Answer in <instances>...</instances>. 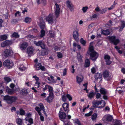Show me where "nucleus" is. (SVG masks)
Returning <instances> with one entry per match:
<instances>
[{"mask_svg":"<svg viewBox=\"0 0 125 125\" xmlns=\"http://www.w3.org/2000/svg\"><path fill=\"white\" fill-rule=\"evenodd\" d=\"M115 6L114 5H112L110 7L108 8V10H110L113 9L115 7Z\"/></svg>","mask_w":125,"mask_h":125,"instance_id":"338daca9","label":"nucleus"},{"mask_svg":"<svg viewBox=\"0 0 125 125\" xmlns=\"http://www.w3.org/2000/svg\"><path fill=\"white\" fill-rule=\"evenodd\" d=\"M12 43L11 41L9 40H6L2 43L1 45L2 47H4L6 46L11 44Z\"/></svg>","mask_w":125,"mask_h":125,"instance_id":"9b49d317","label":"nucleus"},{"mask_svg":"<svg viewBox=\"0 0 125 125\" xmlns=\"http://www.w3.org/2000/svg\"><path fill=\"white\" fill-rule=\"evenodd\" d=\"M19 36V35H18V33L16 32H14L11 35V37H13L18 38Z\"/></svg>","mask_w":125,"mask_h":125,"instance_id":"79ce46f5","label":"nucleus"},{"mask_svg":"<svg viewBox=\"0 0 125 125\" xmlns=\"http://www.w3.org/2000/svg\"><path fill=\"white\" fill-rule=\"evenodd\" d=\"M25 112L24 110L22 109H20V114L21 115H23L24 114Z\"/></svg>","mask_w":125,"mask_h":125,"instance_id":"5fc2aeb1","label":"nucleus"},{"mask_svg":"<svg viewBox=\"0 0 125 125\" xmlns=\"http://www.w3.org/2000/svg\"><path fill=\"white\" fill-rule=\"evenodd\" d=\"M7 38L6 35H3L0 36V41H2L6 40Z\"/></svg>","mask_w":125,"mask_h":125,"instance_id":"b1692460","label":"nucleus"},{"mask_svg":"<svg viewBox=\"0 0 125 125\" xmlns=\"http://www.w3.org/2000/svg\"><path fill=\"white\" fill-rule=\"evenodd\" d=\"M94 94L93 92H92L89 93L87 95L88 97L90 98H92L94 97Z\"/></svg>","mask_w":125,"mask_h":125,"instance_id":"c756f323","label":"nucleus"},{"mask_svg":"<svg viewBox=\"0 0 125 125\" xmlns=\"http://www.w3.org/2000/svg\"><path fill=\"white\" fill-rule=\"evenodd\" d=\"M113 119L112 116L109 115H105L103 118V120L105 122H111Z\"/></svg>","mask_w":125,"mask_h":125,"instance_id":"20e7f679","label":"nucleus"},{"mask_svg":"<svg viewBox=\"0 0 125 125\" xmlns=\"http://www.w3.org/2000/svg\"><path fill=\"white\" fill-rule=\"evenodd\" d=\"M49 89V94H51V93L52 94H53V88L52 87L48 85V88Z\"/></svg>","mask_w":125,"mask_h":125,"instance_id":"58836bf2","label":"nucleus"},{"mask_svg":"<svg viewBox=\"0 0 125 125\" xmlns=\"http://www.w3.org/2000/svg\"><path fill=\"white\" fill-rule=\"evenodd\" d=\"M31 21V18L28 17L26 18L25 20V22L27 23H30Z\"/></svg>","mask_w":125,"mask_h":125,"instance_id":"7c9ffc66","label":"nucleus"},{"mask_svg":"<svg viewBox=\"0 0 125 125\" xmlns=\"http://www.w3.org/2000/svg\"><path fill=\"white\" fill-rule=\"evenodd\" d=\"M93 43H91L89 46V50L90 52H95L94 51L93 47L92 45Z\"/></svg>","mask_w":125,"mask_h":125,"instance_id":"c85d7f7f","label":"nucleus"},{"mask_svg":"<svg viewBox=\"0 0 125 125\" xmlns=\"http://www.w3.org/2000/svg\"><path fill=\"white\" fill-rule=\"evenodd\" d=\"M3 65L6 67L10 68L13 66V63L12 62H10L9 60H7L4 62Z\"/></svg>","mask_w":125,"mask_h":125,"instance_id":"423d86ee","label":"nucleus"},{"mask_svg":"<svg viewBox=\"0 0 125 125\" xmlns=\"http://www.w3.org/2000/svg\"><path fill=\"white\" fill-rule=\"evenodd\" d=\"M40 28L42 29H45V22L43 21L41 22L40 24Z\"/></svg>","mask_w":125,"mask_h":125,"instance_id":"393cba45","label":"nucleus"},{"mask_svg":"<svg viewBox=\"0 0 125 125\" xmlns=\"http://www.w3.org/2000/svg\"><path fill=\"white\" fill-rule=\"evenodd\" d=\"M35 69L36 70H41L42 71H45V68L43 66H42L41 64L39 63L36 64L35 66Z\"/></svg>","mask_w":125,"mask_h":125,"instance_id":"9d476101","label":"nucleus"},{"mask_svg":"<svg viewBox=\"0 0 125 125\" xmlns=\"http://www.w3.org/2000/svg\"><path fill=\"white\" fill-rule=\"evenodd\" d=\"M28 45V44L27 43L24 42L20 44V47L21 50H24L26 49Z\"/></svg>","mask_w":125,"mask_h":125,"instance_id":"f8f14e48","label":"nucleus"},{"mask_svg":"<svg viewBox=\"0 0 125 125\" xmlns=\"http://www.w3.org/2000/svg\"><path fill=\"white\" fill-rule=\"evenodd\" d=\"M76 82L79 84L82 82L83 81V79L81 77L77 76L76 77Z\"/></svg>","mask_w":125,"mask_h":125,"instance_id":"cd10ccee","label":"nucleus"},{"mask_svg":"<svg viewBox=\"0 0 125 125\" xmlns=\"http://www.w3.org/2000/svg\"><path fill=\"white\" fill-rule=\"evenodd\" d=\"M92 113V112L90 111L89 113L86 114L85 115V116L86 117L90 116Z\"/></svg>","mask_w":125,"mask_h":125,"instance_id":"864d4df0","label":"nucleus"},{"mask_svg":"<svg viewBox=\"0 0 125 125\" xmlns=\"http://www.w3.org/2000/svg\"><path fill=\"white\" fill-rule=\"evenodd\" d=\"M101 94L99 93H97L96 95V97L97 99L101 97Z\"/></svg>","mask_w":125,"mask_h":125,"instance_id":"e2e57ef3","label":"nucleus"},{"mask_svg":"<svg viewBox=\"0 0 125 125\" xmlns=\"http://www.w3.org/2000/svg\"><path fill=\"white\" fill-rule=\"evenodd\" d=\"M37 1L38 4L41 3H42L43 4H46V0H37Z\"/></svg>","mask_w":125,"mask_h":125,"instance_id":"2f4dec72","label":"nucleus"},{"mask_svg":"<svg viewBox=\"0 0 125 125\" xmlns=\"http://www.w3.org/2000/svg\"><path fill=\"white\" fill-rule=\"evenodd\" d=\"M67 6L70 8L71 11L73 10V5L72 4L71 2L69 1H67L66 2Z\"/></svg>","mask_w":125,"mask_h":125,"instance_id":"f3484780","label":"nucleus"},{"mask_svg":"<svg viewBox=\"0 0 125 125\" xmlns=\"http://www.w3.org/2000/svg\"><path fill=\"white\" fill-rule=\"evenodd\" d=\"M55 9L54 13L55 17L54 18L52 14L50 13L49 15L46 16L45 18V20L49 24H52L54 23V19L57 18L59 16L60 12V9L59 7V6L56 3H55Z\"/></svg>","mask_w":125,"mask_h":125,"instance_id":"f257e3e1","label":"nucleus"},{"mask_svg":"<svg viewBox=\"0 0 125 125\" xmlns=\"http://www.w3.org/2000/svg\"><path fill=\"white\" fill-rule=\"evenodd\" d=\"M67 69L66 68H65L63 71V76H65L66 75L67 73Z\"/></svg>","mask_w":125,"mask_h":125,"instance_id":"bf43d9fd","label":"nucleus"},{"mask_svg":"<svg viewBox=\"0 0 125 125\" xmlns=\"http://www.w3.org/2000/svg\"><path fill=\"white\" fill-rule=\"evenodd\" d=\"M48 54V51L47 50H44L42 52V55H44Z\"/></svg>","mask_w":125,"mask_h":125,"instance_id":"49530a36","label":"nucleus"},{"mask_svg":"<svg viewBox=\"0 0 125 125\" xmlns=\"http://www.w3.org/2000/svg\"><path fill=\"white\" fill-rule=\"evenodd\" d=\"M73 46L74 47L73 48V50L74 51H75L76 49L75 48V47H76V46L77 47V48L79 50L81 48V46L77 44L74 42L73 43Z\"/></svg>","mask_w":125,"mask_h":125,"instance_id":"4be33fe9","label":"nucleus"},{"mask_svg":"<svg viewBox=\"0 0 125 125\" xmlns=\"http://www.w3.org/2000/svg\"><path fill=\"white\" fill-rule=\"evenodd\" d=\"M120 26H125V22L123 21H121V25Z\"/></svg>","mask_w":125,"mask_h":125,"instance_id":"69168bd1","label":"nucleus"},{"mask_svg":"<svg viewBox=\"0 0 125 125\" xmlns=\"http://www.w3.org/2000/svg\"><path fill=\"white\" fill-rule=\"evenodd\" d=\"M16 121L18 125H22L23 124V121L22 119L20 118H17L16 120Z\"/></svg>","mask_w":125,"mask_h":125,"instance_id":"6ab92c4d","label":"nucleus"},{"mask_svg":"<svg viewBox=\"0 0 125 125\" xmlns=\"http://www.w3.org/2000/svg\"><path fill=\"white\" fill-rule=\"evenodd\" d=\"M92 104L94 107L102 108L105 106L106 103L104 101L101 100L100 101H94Z\"/></svg>","mask_w":125,"mask_h":125,"instance_id":"f03ea898","label":"nucleus"},{"mask_svg":"<svg viewBox=\"0 0 125 125\" xmlns=\"http://www.w3.org/2000/svg\"><path fill=\"white\" fill-rule=\"evenodd\" d=\"M12 52L11 50L6 49L4 52V55L6 56H8L10 55Z\"/></svg>","mask_w":125,"mask_h":125,"instance_id":"2eb2a0df","label":"nucleus"},{"mask_svg":"<svg viewBox=\"0 0 125 125\" xmlns=\"http://www.w3.org/2000/svg\"><path fill=\"white\" fill-rule=\"evenodd\" d=\"M54 98L53 94H49V96L46 98L47 101L49 102H52L53 99Z\"/></svg>","mask_w":125,"mask_h":125,"instance_id":"ddd939ff","label":"nucleus"},{"mask_svg":"<svg viewBox=\"0 0 125 125\" xmlns=\"http://www.w3.org/2000/svg\"><path fill=\"white\" fill-rule=\"evenodd\" d=\"M101 32L102 33L106 35H108L110 33V31L108 29L106 30H102L101 31Z\"/></svg>","mask_w":125,"mask_h":125,"instance_id":"aec40b11","label":"nucleus"},{"mask_svg":"<svg viewBox=\"0 0 125 125\" xmlns=\"http://www.w3.org/2000/svg\"><path fill=\"white\" fill-rule=\"evenodd\" d=\"M7 91L9 94H13L14 92L13 90L10 89H7Z\"/></svg>","mask_w":125,"mask_h":125,"instance_id":"a19ab883","label":"nucleus"},{"mask_svg":"<svg viewBox=\"0 0 125 125\" xmlns=\"http://www.w3.org/2000/svg\"><path fill=\"white\" fill-rule=\"evenodd\" d=\"M110 57L108 55H105L104 56V59L106 60H110Z\"/></svg>","mask_w":125,"mask_h":125,"instance_id":"4d7b16f0","label":"nucleus"},{"mask_svg":"<svg viewBox=\"0 0 125 125\" xmlns=\"http://www.w3.org/2000/svg\"><path fill=\"white\" fill-rule=\"evenodd\" d=\"M36 110L38 112L39 115H41V113L40 112L41 109H40L38 106H36L35 107Z\"/></svg>","mask_w":125,"mask_h":125,"instance_id":"c03bdc74","label":"nucleus"},{"mask_svg":"<svg viewBox=\"0 0 125 125\" xmlns=\"http://www.w3.org/2000/svg\"><path fill=\"white\" fill-rule=\"evenodd\" d=\"M63 122L64 124V125H72L71 123L69 121H67L66 122L64 121Z\"/></svg>","mask_w":125,"mask_h":125,"instance_id":"603ef678","label":"nucleus"},{"mask_svg":"<svg viewBox=\"0 0 125 125\" xmlns=\"http://www.w3.org/2000/svg\"><path fill=\"white\" fill-rule=\"evenodd\" d=\"M73 37L75 40L77 41L78 40V33L77 31H73Z\"/></svg>","mask_w":125,"mask_h":125,"instance_id":"a211bd4d","label":"nucleus"},{"mask_svg":"<svg viewBox=\"0 0 125 125\" xmlns=\"http://www.w3.org/2000/svg\"><path fill=\"white\" fill-rule=\"evenodd\" d=\"M100 91L101 93L104 95L105 94L107 93V91L105 89L103 88H101L100 89Z\"/></svg>","mask_w":125,"mask_h":125,"instance_id":"a878e982","label":"nucleus"},{"mask_svg":"<svg viewBox=\"0 0 125 125\" xmlns=\"http://www.w3.org/2000/svg\"><path fill=\"white\" fill-rule=\"evenodd\" d=\"M98 56V54L95 52H90V58L93 61H95Z\"/></svg>","mask_w":125,"mask_h":125,"instance_id":"0eeeda50","label":"nucleus"},{"mask_svg":"<svg viewBox=\"0 0 125 125\" xmlns=\"http://www.w3.org/2000/svg\"><path fill=\"white\" fill-rule=\"evenodd\" d=\"M4 79L5 81L8 83L11 81V79L9 77H5L4 78Z\"/></svg>","mask_w":125,"mask_h":125,"instance_id":"de8ad7c7","label":"nucleus"},{"mask_svg":"<svg viewBox=\"0 0 125 125\" xmlns=\"http://www.w3.org/2000/svg\"><path fill=\"white\" fill-rule=\"evenodd\" d=\"M107 10V8H105L101 10L100 13L101 14H103L106 12Z\"/></svg>","mask_w":125,"mask_h":125,"instance_id":"e433bc0d","label":"nucleus"},{"mask_svg":"<svg viewBox=\"0 0 125 125\" xmlns=\"http://www.w3.org/2000/svg\"><path fill=\"white\" fill-rule=\"evenodd\" d=\"M41 34L40 35L41 37H42L45 35V31L44 30L42 29L41 31Z\"/></svg>","mask_w":125,"mask_h":125,"instance_id":"a18cd8bd","label":"nucleus"},{"mask_svg":"<svg viewBox=\"0 0 125 125\" xmlns=\"http://www.w3.org/2000/svg\"><path fill=\"white\" fill-rule=\"evenodd\" d=\"M40 83L39 82H36L35 84V87L36 88H38L40 86Z\"/></svg>","mask_w":125,"mask_h":125,"instance_id":"3c124183","label":"nucleus"},{"mask_svg":"<svg viewBox=\"0 0 125 125\" xmlns=\"http://www.w3.org/2000/svg\"><path fill=\"white\" fill-rule=\"evenodd\" d=\"M88 9V8L87 7H83L82 10L83 11V12L85 13L86 12Z\"/></svg>","mask_w":125,"mask_h":125,"instance_id":"8fccbe9b","label":"nucleus"},{"mask_svg":"<svg viewBox=\"0 0 125 125\" xmlns=\"http://www.w3.org/2000/svg\"><path fill=\"white\" fill-rule=\"evenodd\" d=\"M34 43L37 46H40L42 49H44L45 48V44L42 41H39L37 42L36 41H34Z\"/></svg>","mask_w":125,"mask_h":125,"instance_id":"1a4fd4ad","label":"nucleus"},{"mask_svg":"<svg viewBox=\"0 0 125 125\" xmlns=\"http://www.w3.org/2000/svg\"><path fill=\"white\" fill-rule=\"evenodd\" d=\"M74 123L76 125H82L81 124L80 122L78 119H75Z\"/></svg>","mask_w":125,"mask_h":125,"instance_id":"4c0bfd02","label":"nucleus"},{"mask_svg":"<svg viewBox=\"0 0 125 125\" xmlns=\"http://www.w3.org/2000/svg\"><path fill=\"white\" fill-rule=\"evenodd\" d=\"M49 34L50 35V36L52 37L54 36V32L53 31H50L49 32Z\"/></svg>","mask_w":125,"mask_h":125,"instance_id":"37998d69","label":"nucleus"},{"mask_svg":"<svg viewBox=\"0 0 125 125\" xmlns=\"http://www.w3.org/2000/svg\"><path fill=\"white\" fill-rule=\"evenodd\" d=\"M18 68L21 71L24 70L26 69V67H24L22 64Z\"/></svg>","mask_w":125,"mask_h":125,"instance_id":"f704fd0d","label":"nucleus"},{"mask_svg":"<svg viewBox=\"0 0 125 125\" xmlns=\"http://www.w3.org/2000/svg\"><path fill=\"white\" fill-rule=\"evenodd\" d=\"M80 42L83 46H84L86 43L85 41L82 38H81V39Z\"/></svg>","mask_w":125,"mask_h":125,"instance_id":"09e8293b","label":"nucleus"},{"mask_svg":"<svg viewBox=\"0 0 125 125\" xmlns=\"http://www.w3.org/2000/svg\"><path fill=\"white\" fill-rule=\"evenodd\" d=\"M67 96L66 94H64L62 96V101L65 102L67 100Z\"/></svg>","mask_w":125,"mask_h":125,"instance_id":"72a5a7b5","label":"nucleus"},{"mask_svg":"<svg viewBox=\"0 0 125 125\" xmlns=\"http://www.w3.org/2000/svg\"><path fill=\"white\" fill-rule=\"evenodd\" d=\"M116 37L114 36H109V40L112 42L115 45H117L120 42L119 39H116Z\"/></svg>","mask_w":125,"mask_h":125,"instance_id":"39448f33","label":"nucleus"},{"mask_svg":"<svg viewBox=\"0 0 125 125\" xmlns=\"http://www.w3.org/2000/svg\"><path fill=\"white\" fill-rule=\"evenodd\" d=\"M38 105L40 107V109L43 111L45 109V108L42 103L39 104H38Z\"/></svg>","mask_w":125,"mask_h":125,"instance_id":"ea45409f","label":"nucleus"},{"mask_svg":"<svg viewBox=\"0 0 125 125\" xmlns=\"http://www.w3.org/2000/svg\"><path fill=\"white\" fill-rule=\"evenodd\" d=\"M57 56L59 58H61L62 56V55L61 53L60 52H57Z\"/></svg>","mask_w":125,"mask_h":125,"instance_id":"680f3d73","label":"nucleus"},{"mask_svg":"<svg viewBox=\"0 0 125 125\" xmlns=\"http://www.w3.org/2000/svg\"><path fill=\"white\" fill-rule=\"evenodd\" d=\"M62 107L65 111L68 113L69 111V105L67 103H64L62 105Z\"/></svg>","mask_w":125,"mask_h":125,"instance_id":"4468645a","label":"nucleus"},{"mask_svg":"<svg viewBox=\"0 0 125 125\" xmlns=\"http://www.w3.org/2000/svg\"><path fill=\"white\" fill-rule=\"evenodd\" d=\"M90 64V62L89 60L88 59L85 60V66L86 67H88Z\"/></svg>","mask_w":125,"mask_h":125,"instance_id":"5701e85b","label":"nucleus"},{"mask_svg":"<svg viewBox=\"0 0 125 125\" xmlns=\"http://www.w3.org/2000/svg\"><path fill=\"white\" fill-rule=\"evenodd\" d=\"M22 92L24 93H27L28 92L27 91V89L26 88H24L22 90Z\"/></svg>","mask_w":125,"mask_h":125,"instance_id":"052dcab7","label":"nucleus"},{"mask_svg":"<svg viewBox=\"0 0 125 125\" xmlns=\"http://www.w3.org/2000/svg\"><path fill=\"white\" fill-rule=\"evenodd\" d=\"M110 73L108 71H106L103 72V75L105 79L107 80H109V78L110 76Z\"/></svg>","mask_w":125,"mask_h":125,"instance_id":"6e6552de","label":"nucleus"},{"mask_svg":"<svg viewBox=\"0 0 125 125\" xmlns=\"http://www.w3.org/2000/svg\"><path fill=\"white\" fill-rule=\"evenodd\" d=\"M17 99L16 97L10 96L8 95H6L4 97V100L9 104H12L13 102H15Z\"/></svg>","mask_w":125,"mask_h":125,"instance_id":"7ed1b4c3","label":"nucleus"},{"mask_svg":"<svg viewBox=\"0 0 125 125\" xmlns=\"http://www.w3.org/2000/svg\"><path fill=\"white\" fill-rule=\"evenodd\" d=\"M102 78V75L99 73H97L95 74V78L96 79H101Z\"/></svg>","mask_w":125,"mask_h":125,"instance_id":"bb28decb","label":"nucleus"},{"mask_svg":"<svg viewBox=\"0 0 125 125\" xmlns=\"http://www.w3.org/2000/svg\"><path fill=\"white\" fill-rule=\"evenodd\" d=\"M82 56L80 53L77 54V58L79 61L80 62L82 61Z\"/></svg>","mask_w":125,"mask_h":125,"instance_id":"c9c22d12","label":"nucleus"},{"mask_svg":"<svg viewBox=\"0 0 125 125\" xmlns=\"http://www.w3.org/2000/svg\"><path fill=\"white\" fill-rule=\"evenodd\" d=\"M32 77L33 78H34L35 79L36 81V82H38V81L39 80V78L38 77H37L36 75L33 76Z\"/></svg>","mask_w":125,"mask_h":125,"instance_id":"6e6d98bb","label":"nucleus"},{"mask_svg":"<svg viewBox=\"0 0 125 125\" xmlns=\"http://www.w3.org/2000/svg\"><path fill=\"white\" fill-rule=\"evenodd\" d=\"M59 117L60 119L62 120V119H65L66 117V114L64 112L62 113H59Z\"/></svg>","mask_w":125,"mask_h":125,"instance_id":"dca6fc26","label":"nucleus"},{"mask_svg":"<svg viewBox=\"0 0 125 125\" xmlns=\"http://www.w3.org/2000/svg\"><path fill=\"white\" fill-rule=\"evenodd\" d=\"M29 122L31 124H32L33 123V120L31 118H30L28 120Z\"/></svg>","mask_w":125,"mask_h":125,"instance_id":"0e129e2a","label":"nucleus"},{"mask_svg":"<svg viewBox=\"0 0 125 125\" xmlns=\"http://www.w3.org/2000/svg\"><path fill=\"white\" fill-rule=\"evenodd\" d=\"M97 116V115L96 113H94L92 116V119L93 120H96Z\"/></svg>","mask_w":125,"mask_h":125,"instance_id":"473e14b6","label":"nucleus"},{"mask_svg":"<svg viewBox=\"0 0 125 125\" xmlns=\"http://www.w3.org/2000/svg\"><path fill=\"white\" fill-rule=\"evenodd\" d=\"M67 97L69 101H71L72 100V98L71 96L69 94H66Z\"/></svg>","mask_w":125,"mask_h":125,"instance_id":"13d9d810","label":"nucleus"},{"mask_svg":"<svg viewBox=\"0 0 125 125\" xmlns=\"http://www.w3.org/2000/svg\"><path fill=\"white\" fill-rule=\"evenodd\" d=\"M33 50L32 47H29L28 48L27 50V52L29 54H32Z\"/></svg>","mask_w":125,"mask_h":125,"instance_id":"412c9836","label":"nucleus"},{"mask_svg":"<svg viewBox=\"0 0 125 125\" xmlns=\"http://www.w3.org/2000/svg\"><path fill=\"white\" fill-rule=\"evenodd\" d=\"M41 95L42 98H45L46 97V94L45 93H43L41 94Z\"/></svg>","mask_w":125,"mask_h":125,"instance_id":"774afa93","label":"nucleus"}]
</instances>
